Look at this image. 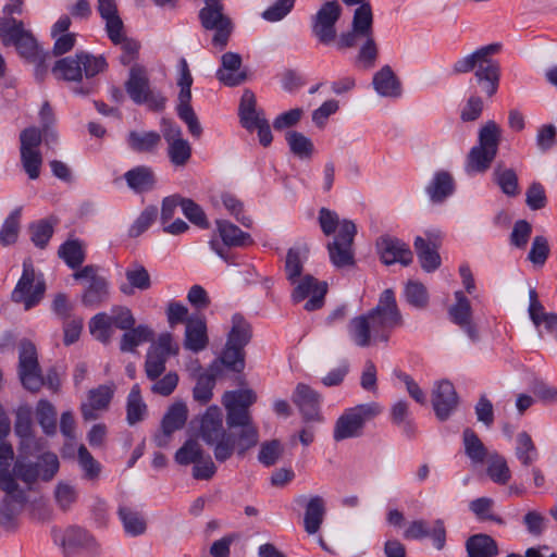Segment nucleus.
I'll list each match as a JSON object with an SVG mask.
<instances>
[{
	"mask_svg": "<svg viewBox=\"0 0 557 557\" xmlns=\"http://www.w3.org/2000/svg\"><path fill=\"white\" fill-rule=\"evenodd\" d=\"M456 304L449 310L451 321L460 326L471 339L478 338L476 329L472 323V309L470 301L461 290L455 292Z\"/></svg>",
	"mask_w": 557,
	"mask_h": 557,
	"instance_id": "obj_28",
	"label": "nucleus"
},
{
	"mask_svg": "<svg viewBox=\"0 0 557 557\" xmlns=\"http://www.w3.org/2000/svg\"><path fill=\"white\" fill-rule=\"evenodd\" d=\"M467 557H496L499 553L497 542L488 534L478 533L469 536L465 543Z\"/></svg>",
	"mask_w": 557,
	"mask_h": 557,
	"instance_id": "obj_36",
	"label": "nucleus"
},
{
	"mask_svg": "<svg viewBox=\"0 0 557 557\" xmlns=\"http://www.w3.org/2000/svg\"><path fill=\"white\" fill-rule=\"evenodd\" d=\"M494 181L505 195L513 197L519 194L518 177L512 169H503L498 164L494 170Z\"/></svg>",
	"mask_w": 557,
	"mask_h": 557,
	"instance_id": "obj_54",
	"label": "nucleus"
},
{
	"mask_svg": "<svg viewBox=\"0 0 557 557\" xmlns=\"http://www.w3.org/2000/svg\"><path fill=\"white\" fill-rule=\"evenodd\" d=\"M292 399L306 422H321L323 420L320 412L321 397L309 385L304 383L297 384Z\"/></svg>",
	"mask_w": 557,
	"mask_h": 557,
	"instance_id": "obj_22",
	"label": "nucleus"
},
{
	"mask_svg": "<svg viewBox=\"0 0 557 557\" xmlns=\"http://www.w3.org/2000/svg\"><path fill=\"white\" fill-rule=\"evenodd\" d=\"M163 125L162 135L168 144V157L171 163L176 168L186 165L191 157L189 143L183 138L178 125L171 122H164Z\"/></svg>",
	"mask_w": 557,
	"mask_h": 557,
	"instance_id": "obj_19",
	"label": "nucleus"
},
{
	"mask_svg": "<svg viewBox=\"0 0 557 557\" xmlns=\"http://www.w3.org/2000/svg\"><path fill=\"white\" fill-rule=\"evenodd\" d=\"M177 349L172 347V336L169 333L161 334L153 343L146 356L145 373L151 381L159 379L165 371V363L171 355H175Z\"/></svg>",
	"mask_w": 557,
	"mask_h": 557,
	"instance_id": "obj_17",
	"label": "nucleus"
},
{
	"mask_svg": "<svg viewBox=\"0 0 557 557\" xmlns=\"http://www.w3.org/2000/svg\"><path fill=\"white\" fill-rule=\"evenodd\" d=\"M515 455L522 466L529 467L539 458V450L527 432H520L516 437Z\"/></svg>",
	"mask_w": 557,
	"mask_h": 557,
	"instance_id": "obj_44",
	"label": "nucleus"
},
{
	"mask_svg": "<svg viewBox=\"0 0 557 557\" xmlns=\"http://www.w3.org/2000/svg\"><path fill=\"white\" fill-rule=\"evenodd\" d=\"M356 234V224L350 220H343L337 235L327 244L330 259L335 267L343 268L354 263L351 246Z\"/></svg>",
	"mask_w": 557,
	"mask_h": 557,
	"instance_id": "obj_16",
	"label": "nucleus"
},
{
	"mask_svg": "<svg viewBox=\"0 0 557 557\" xmlns=\"http://www.w3.org/2000/svg\"><path fill=\"white\" fill-rule=\"evenodd\" d=\"M326 293V282H320L312 275H305L294 288L292 299L297 304L309 297L304 308L307 311H314L323 307Z\"/></svg>",
	"mask_w": 557,
	"mask_h": 557,
	"instance_id": "obj_18",
	"label": "nucleus"
},
{
	"mask_svg": "<svg viewBox=\"0 0 557 557\" xmlns=\"http://www.w3.org/2000/svg\"><path fill=\"white\" fill-rule=\"evenodd\" d=\"M77 490L67 482H59L54 488V499L61 510L67 511L77 500Z\"/></svg>",
	"mask_w": 557,
	"mask_h": 557,
	"instance_id": "obj_63",
	"label": "nucleus"
},
{
	"mask_svg": "<svg viewBox=\"0 0 557 557\" xmlns=\"http://www.w3.org/2000/svg\"><path fill=\"white\" fill-rule=\"evenodd\" d=\"M191 85H193V76L190 74L187 61L184 58H182V59H180V62H178V77H177V86L180 87L178 103L180 102H190Z\"/></svg>",
	"mask_w": 557,
	"mask_h": 557,
	"instance_id": "obj_62",
	"label": "nucleus"
},
{
	"mask_svg": "<svg viewBox=\"0 0 557 557\" xmlns=\"http://www.w3.org/2000/svg\"><path fill=\"white\" fill-rule=\"evenodd\" d=\"M242 57L236 52H225L221 57V67L216 71V78L227 87H235L244 84L247 78V71L242 70Z\"/></svg>",
	"mask_w": 557,
	"mask_h": 557,
	"instance_id": "obj_26",
	"label": "nucleus"
},
{
	"mask_svg": "<svg viewBox=\"0 0 557 557\" xmlns=\"http://www.w3.org/2000/svg\"><path fill=\"white\" fill-rule=\"evenodd\" d=\"M494 500L488 497H480L472 500L469 505L470 510L480 520L494 521L497 524H504L505 521L502 517L492 513Z\"/></svg>",
	"mask_w": 557,
	"mask_h": 557,
	"instance_id": "obj_60",
	"label": "nucleus"
},
{
	"mask_svg": "<svg viewBox=\"0 0 557 557\" xmlns=\"http://www.w3.org/2000/svg\"><path fill=\"white\" fill-rule=\"evenodd\" d=\"M124 180L129 189L135 194L150 191L157 184L153 170L147 165L135 166L124 173Z\"/></svg>",
	"mask_w": 557,
	"mask_h": 557,
	"instance_id": "obj_32",
	"label": "nucleus"
},
{
	"mask_svg": "<svg viewBox=\"0 0 557 557\" xmlns=\"http://www.w3.org/2000/svg\"><path fill=\"white\" fill-rule=\"evenodd\" d=\"M425 238L418 236L414 239V249L422 269L426 272L436 270L441 264L437 249L441 245V236L435 233H425Z\"/></svg>",
	"mask_w": 557,
	"mask_h": 557,
	"instance_id": "obj_25",
	"label": "nucleus"
},
{
	"mask_svg": "<svg viewBox=\"0 0 557 557\" xmlns=\"http://www.w3.org/2000/svg\"><path fill=\"white\" fill-rule=\"evenodd\" d=\"M153 331L147 325H138L137 327H132L125 331L123 334L120 349L123 352H132L140 344L151 342L153 339Z\"/></svg>",
	"mask_w": 557,
	"mask_h": 557,
	"instance_id": "obj_43",
	"label": "nucleus"
},
{
	"mask_svg": "<svg viewBox=\"0 0 557 557\" xmlns=\"http://www.w3.org/2000/svg\"><path fill=\"white\" fill-rule=\"evenodd\" d=\"M166 318L171 327L185 323V347L195 352L206 348L207 320L203 313H188V308L178 301H170L166 307Z\"/></svg>",
	"mask_w": 557,
	"mask_h": 557,
	"instance_id": "obj_7",
	"label": "nucleus"
},
{
	"mask_svg": "<svg viewBox=\"0 0 557 557\" xmlns=\"http://www.w3.org/2000/svg\"><path fill=\"white\" fill-rule=\"evenodd\" d=\"M161 136L154 131L136 132L132 131L127 135L128 147L136 152H151L160 144Z\"/></svg>",
	"mask_w": 557,
	"mask_h": 557,
	"instance_id": "obj_41",
	"label": "nucleus"
},
{
	"mask_svg": "<svg viewBox=\"0 0 557 557\" xmlns=\"http://www.w3.org/2000/svg\"><path fill=\"white\" fill-rule=\"evenodd\" d=\"M325 512V503L321 496L315 495L308 500L304 518V527L307 533L314 534L319 531Z\"/></svg>",
	"mask_w": 557,
	"mask_h": 557,
	"instance_id": "obj_37",
	"label": "nucleus"
},
{
	"mask_svg": "<svg viewBox=\"0 0 557 557\" xmlns=\"http://www.w3.org/2000/svg\"><path fill=\"white\" fill-rule=\"evenodd\" d=\"M77 459L84 473L83 478L88 481H96L100 475L101 465L91 456L84 445L78 447Z\"/></svg>",
	"mask_w": 557,
	"mask_h": 557,
	"instance_id": "obj_58",
	"label": "nucleus"
},
{
	"mask_svg": "<svg viewBox=\"0 0 557 557\" xmlns=\"http://www.w3.org/2000/svg\"><path fill=\"white\" fill-rule=\"evenodd\" d=\"M361 42L356 64L363 70L374 67L379 48L373 36V13L370 3H361L354 13L351 29L342 33L336 42L337 49L354 48Z\"/></svg>",
	"mask_w": 557,
	"mask_h": 557,
	"instance_id": "obj_5",
	"label": "nucleus"
},
{
	"mask_svg": "<svg viewBox=\"0 0 557 557\" xmlns=\"http://www.w3.org/2000/svg\"><path fill=\"white\" fill-rule=\"evenodd\" d=\"M252 339V326L240 313L231 318L226 341L211 361V388L218 381L242 374L246 368V347Z\"/></svg>",
	"mask_w": 557,
	"mask_h": 557,
	"instance_id": "obj_3",
	"label": "nucleus"
},
{
	"mask_svg": "<svg viewBox=\"0 0 557 557\" xmlns=\"http://www.w3.org/2000/svg\"><path fill=\"white\" fill-rule=\"evenodd\" d=\"M381 412L382 408L375 401L360 404L346 409L335 422L333 430L334 441L341 442L361 436L366 423L374 419Z\"/></svg>",
	"mask_w": 557,
	"mask_h": 557,
	"instance_id": "obj_9",
	"label": "nucleus"
},
{
	"mask_svg": "<svg viewBox=\"0 0 557 557\" xmlns=\"http://www.w3.org/2000/svg\"><path fill=\"white\" fill-rule=\"evenodd\" d=\"M46 293V283L41 273H37L30 259L23 262V273L12 292L14 302L23 304L25 310L37 306Z\"/></svg>",
	"mask_w": 557,
	"mask_h": 557,
	"instance_id": "obj_11",
	"label": "nucleus"
},
{
	"mask_svg": "<svg viewBox=\"0 0 557 557\" xmlns=\"http://www.w3.org/2000/svg\"><path fill=\"white\" fill-rule=\"evenodd\" d=\"M283 451V445L278 440L265 441L260 446L258 461L265 467H271L280 460Z\"/></svg>",
	"mask_w": 557,
	"mask_h": 557,
	"instance_id": "obj_59",
	"label": "nucleus"
},
{
	"mask_svg": "<svg viewBox=\"0 0 557 557\" xmlns=\"http://www.w3.org/2000/svg\"><path fill=\"white\" fill-rule=\"evenodd\" d=\"M58 253L71 269L79 268L85 260L83 245L77 239L66 240L60 246Z\"/></svg>",
	"mask_w": 557,
	"mask_h": 557,
	"instance_id": "obj_52",
	"label": "nucleus"
},
{
	"mask_svg": "<svg viewBox=\"0 0 557 557\" xmlns=\"http://www.w3.org/2000/svg\"><path fill=\"white\" fill-rule=\"evenodd\" d=\"M401 324L403 317L397 308L394 292L385 289L373 309L350 320L348 335L356 346L363 348L376 342L386 343L391 331Z\"/></svg>",
	"mask_w": 557,
	"mask_h": 557,
	"instance_id": "obj_2",
	"label": "nucleus"
},
{
	"mask_svg": "<svg viewBox=\"0 0 557 557\" xmlns=\"http://www.w3.org/2000/svg\"><path fill=\"white\" fill-rule=\"evenodd\" d=\"M486 472L493 482L500 485L506 484L511 478V472L505 457L498 453L490 455Z\"/></svg>",
	"mask_w": 557,
	"mask_h": 557,
	"instance_id": "obj_50",
	"label": "nucleus"
},
{
	"mask_svg": "<svg viewBox=\"0 0 557 557\" xmlns=\"http://www.w3.org/2000/svg\"><path fill=\"white\" fill-rule=\"evenodd\" d=\"M147 413V405L141 398L138 384L133 385L126 404V420L129 425H134L144 420Z\"/></svg>",
	"mask_w": 557,
	"mask_h": 557,
	"instance_id": "obj_45",
	"label": "nucleus"
},
{
	"mask_svg": "<svg viewBox=\"0 0 557 557\" xmlns=\"http://www.w3.org/2000/svg\"><path fill=\"white\" fill-rule=\"evenodd\" d=\"M221 200L224 208L245 227H251L252 220L244 214V203L233 194L223 193Z\"/></svg>",
	"mask_w": 557,
	"mask_h": 557,
	"instance_id": "obj_61",
	"label": "nucleus"
},
{
	"mask_svg": "<svg viewBox=\"0 0 557 557\" xmlns=\"http://www.w3.org/2000/svg\"><path fill=\"white\" fill-rule=\"evenodd\" d=\"M500 47V44H490L459 58L451 66V74L460 75L474 71V77L482 91L487 97H493L499 86L500 65L492 55L499 52Z\"/></svg>",
	"mask_w": 557,
	"mask_h": 557,
	"instance_id": "obj_6",
	"label": "nucleus"
},
{
	"mask_svg": "<svg viewBox=\"0 0 557 557\" xmlns=\"http://www.w3.org/2000/svg\"><path fill=\"white\" fill-rule=\"evenodd\" d=\"M90 334L99 342L107 344L112 336L111 317L106 313H97L89 322Z\"/></svg>",
	"mask_w": 557,
	"mask_h": 557,
	"instance_id": "obj_56",
	"label": "nucleus"
},
{
	"mask_svg": "<svg viewBox=\"0 0 557 557\" xmlns=\"http://www.w3.org/2000/svg\"><path fill=\"white\" fill-rule=\"evenodd\" d=\"M25 32L22 21L10 15L0 18V38L4 46H13Z\"/></svg>",
	"mask_w": 557,
	"mask_h": 557,
	"instance_id": "obj_51",
	"label": "nucleus"
},
{
	"mask_svg": "<svg viewBox=\"0 0 557 557\" xmlns=\"http://www.w3.org/2000/svg\"><path fill=\"white\" fill-rule=\"evenodd\" d=\"M21 209H15L4 220L0 230V245L9 246L16 242L20 232Z\"/></svg>",
	"mask_w": 557,
	"mask_h": 557,
	"instance_id": "obj_57",
	"label": "nucleus"
},
{
	"mask_svg": "<svg viewBox=\"0 0 557 557\" xmlns=\"http://www.w3.org/2000/svg\"><path fill=\"white\" fill-rule=\"evenodd\" d=\"M478 145L468 153L466 171L469 174L486 172L494 161L502 137V129L495 121H487L479 129Z\"/></svg>",
	"mask_w": 557,
	"mask_h": 557,
	"instance_id": "obj_8",
	"label": "nucleus"
},
{
	"mask_svg": "<svg viewBox=\"0 0 557 557\" xmlns=\"http://www.w3.org/2000/svg\"><path fill=\"white\" fill-rule=\"evenodd\" d=\"M115 386L113 383L109 385H99L97 388L90 389L88 393V401L82 405V414L85 420H94L97 418L96 410H104L108 408L114 395Z\"/></svg>",
	"mask_w": 557,
	"mask_h": 557,
	"instance_id": "obj_30",
	"label": "nucleus"
},
{
	"mask_svg": "<svg viewBox=\"0 0 557 557\" xmlns=\"http://www.w3.org/2000/svg\"><path fill=\"white\" fill-rule=\"evenodd\" d=\"M454 188L453 176L446 171H440L426 186V194L432 202L438 203L450 196L454 193Z\"/></svg>",
	"mask_w": 557,
	"mask_h": 557,
	"instance_id": "obj_38",
	"label": "nucleus"
},
{
	"mask_svg": "<svg viewBox=\"0 0 557 557\" xmlns=\"http://www.w3.org/2000/svg\"><path fill=\"white\" fill-rule=\"evenodd\" d=\"M188 418V408L185 403L172 404L161 420V431L157 433L153 441L158 447H165L171 441L175 431L184 428Z\"/></svg>",
	"mask_w": 557,
	"mask_h": 557,
	"instance_id": "obj_20",
	"label": "nucleus"
},
{
	"mask_svg": "<svg viewBox=\"0 0 557 557\" xmlns=\"http://www.w3.org/2000/svg\"><path fill=\"white\" fill-rule=\"evenodd\" d=\"M126 91L131 99L138 104L144 103L147 94L150 91L149 78L146 70L140 65L131 67L129 77L125 84Z\"/></svg>",
	"mask_w": 557,
	"mask_h": 557,
	"instance_id": "obj_35",
	"label": "nucleus"
},
{
	"mask_svg": "<svg viewBox=\"0 0 557 557\" xmlns=\"http://www.w3.org/2000/svg\"><path fill=\"white\" fill-rule=\"evenodd\" d=\"M40 366L35 345L28 339H22L18 344L17 373L23 387L32 393H37L42 383L39 379Z\"/></svg>",
	"mask_w": 557,
	"mask_h": 557,
	"instance_id": "obj_15",
	"label": "nucleus"
},
{
	"mask_svg": "<svg viewBox=\"0 0 557 557\" xmlns=\"http://www.w3.org/2000/svg\"><path fill=\"white\" fill-rule=\"evenodd\" d=\"M187 440L175 453V461L178 465L187 466L201 461L203 450L199 440L209 444V408L201 416L193 418L187 426Z\"/></svg>",
	"mask_w": 557,
	"mask_h": 557,
	"instance_id": "obj_10",
	"label": "nucleus"
},
{
	"mask_svg": "<svg viewBox=\"0 0 557 557\" xmlns=\"http://www.w3.org/2000/svg\"><path fill=\"white\" fill-rule=\"evenodd\" d=\"M372 85L382 97L398 98L401 95V83L389 65H384L373 75Z\"/></svg>",
	"mask_w": 557,
	"mask_h": 557,
	"instance_id": "obj_33",
	"label": "nucleus"
},
{
	"mask_svg": "<svg viewBox=\"0 0 557 557\" xmlns=\"http://www.w3.org/2000/svg\"><path fill=\"white\" fill-rule=\"evenodd\" d=\"M306 259V249L292 247L288 249L285 260V272L287 278L295 283L301 275L304 260Z\"/></svg>",
	"mask_w": 557,
	"mask_h": 557,
	"instance_id": "obj_55",
	"label": "nucleus"
},
{
	"mask_svg": "<svg viewBox=\"0 0 557 557\" xmlns=\"http://www.w3.org/2000/svg\"><path fill=\"white\" fill-rule=\"evenodd\" d=\"M256 401L257 394L251 388L226 391L222 396L226 429L222 428L221 409L211 406V447L218 462H225L234 454L243 458L257 446L259 430L250 412Z\"/></svg>",
	"mask_w": 557,
	"mask_h": 557,
	"instance_id": "obj_1",
	"label": "nucleus"
},
{
	"mask_svg": "<svg viewBox=\"0 0 557 557\" xmlns=\"http://www.w3.org/2000/svg\"><path fill=\"white\" fill-rule=\"evenodd\" d=\"M15 434L21 440V446L24 449H39L38 441L34 436L33 420L30 412L18 411L14 424Z\"/></svg>",
	"mask_w": 557,
	"mask_h": 557,
	"instance_id": "obj_39",
	"label": "nucleus"
},
{
	"mask_svg": "<svg viewBox=\"0 0 557 557\" xmlns=\"http://www.w3.org/2000/svg\"><path fill=\"white\" fill-rule=\"evenodd\" d=\"M21 163L29 180H37L40 175L42 156L40 151H20Z\"/></svg>",
	"mask_w": 557,
	"mask_h": 557,
	"instance_id": "obj_64",
	"label": "nucleus"
},
{
	"mask_svg": "<svg viewBox=\"0 0 557 557\" xmlns=\"http://www.w3.org/2000/svg\"><path fill=\"white\" fill-rule=\"evenodd\" d=\"M188 370L193 379L197 381L193 391L194 400L199 405H207L209 403V372L203 370L197 360L190 362Z\"/></svg>",
	"mask_w": 557,
	"mask_h": 557,
	"instance_id": "obj_40",
	"label": "nucleus"
},
{
	"mask_svg": "<svg viewBox=\"0 0 557 557\" xmlns=\"http://www.w3.org/2000/svg\"><path fill=\"white\" fill-rule=\"evenodd\" d=\"M288 147L299 159H310L314 152V146L311 139L302 133L290 131L285 135Z\"/></svg>",
	"mask_w": 557,
	"mask_h": 557,
	"instance_id": "obj_47",
	"label": "nucleus"
},
{
	"mask_svg": "<svg viewBox=\"0 0 557 557\" xmlns=\"http://www.w3.org/2000/svg\"><path fill=\"white\" fill-rule=\"evenodd\" d=\"M238 115L242 126L249 132L255 131L256 123L265 119L263 111L257 110V99L250 89H245L242 95Z\"/></svg>",
	"mask_w": 557,
	"mask_h": 557,
	"instance_id": "obj_34",
	"label": "nucleus"
},
{
	"mask_svg": "<svg viewBox=\"0 0 557 557\" xmlns=\"http://www.w3.org/2000/svg\"><path fill=\"white\" fill-rule=\"evenodd\" d=\"M117 513L127 534L138 536L145 533L146 521L138 511L127 506H120Z\"/></svg>",
	"mask_w": 557,
	"mask_h": 557,
	"instance_id": "obj_46",
	"label": "nucleus"
},
{
	"mask_svg": "<svg viewBox=\"0 0 557 557\" xmlns=\"http://www.w3.org/2000/svg\"><path fill=\"white\" fill-rule=\"evenodd\" d=\"M458 401L459 398L453 383L443 380L435 384L432 392V405L436 417L441 421H445L449 418L451 412L457 408Z\"/></svg>",
	"mask_w": 557,
	"mask_h": 557,
	"instance_id": "obj_24",
	"label": "nucleus"
},
{
	"mask_svg": "<svg viewBox=\"0 0 557 557\" xmlns=\"http://www.w3.org/2000/svg\"><path fill=\"white\" fill-rule=\"evenodd\" d=\"M60 468L59 458L53 453H44L37 462H25L17 459L13 467L15 478L27 484L35 483L38 479L50 481L58 473Z\"/></svg>",
	"mask_w": 557,
	"mask_h": 557,
	"instance_id": "obj_12",
	"label": "nucleus"
},
{
	"mask_svg": "<svg viewBox=\"0 0 557 557\" xmlns=\"http://www.w3.org/2000/svg\"><path fill=\"white\" fill-rule=\"evenodd\" d=\"M13 46L22 58L37 63L35 75L37 79L42 81L47 74L48 67L45 62L49 54H41V51L33 34L29 30H26Z\"/></svg>",
	"mask_w": 557,
	"mask_h": 557,
	"instance_id": "obj_27",
	"label": "nucleus"
},
{
	"mask_svg": "<svg viewBox=\"0 0 557 557\" xmlns=\"http://www.w3.org/2000/svg\"><path fill=\"white\" fill-rule=\"evenodd\" d=\"M62 545L70 548H92L95 546L94 537L84 529L71 527L65 530Z\"/></svg>",
	"mask_w": 557,
	"mask_h": 557,
	"instance_id": "obj_49",
	"label": "nucleus"
},
{
	"mask_svg": "<svg viewBox=\"0 0 557 557\" xmlns=\"http://www.w3.org/2000/svg\"><path fill=\"white\" fill-rule=\"evenodd\" d=\"M342 7L336 0L325 1L311 17L312 35L322 45H330L336 39V23L342 16Z\"/></svg>",
	"mask_w": 557,
	"mask_h": 557,
	"instance_id": "obj_13",
	"label": "nucleus"
},
{
	"mask_svg": "<svg viewBox=\"0 0 557 557\" xmlns=\"http://www.w3.org/2000/svg\"><path fill=\"white\" fill-rule=\"evenodd\" d=\"M463 445L465 453L472 462H484L487 457V450L476 433L469 428L463 431Z\"/></svg>",
	"mask_w": 557,
	"mask_h": 557,
	"instance_id": "obj_48",
	"label": "nucleus"
},
{
	"mask_svg": "<svg viewBox=\"0 0 557 557\" xmlns=\"http://www.w3.org/2000/svg\"><path fill=\"white\" fill-rule=\"evenodd\" d=\"M36 417L46 434L52 435L55 433L57 411L50 401L46 399H40L38 401L36 407Z\"/></svg>",
	"mask_w": 557,
	"mask_h": 557,
	"instance_id": "obj_53",
	"label": "nucleus"
},
{
	"mask_svg": "<svg viewBox=\"0 0 557 557\" xmlns=\"http://www.w3.org/2000/svg\"><path fill=\"white\" fill-rule=\"evenodd\" d=\"M216 232L222 243L228 248H243L253 244V239L249 233L242 231L234 223L216 219Z\"/></svg>",
	"mask_w": 557,
	"mask_h": 557,
	"instance_id": "obj_31",
	"label": "nucleus"
},
{
	"mask_svg": "<svg viewBox=\"0 0 557 557\" xmlns=\"http://www.w3.org/2000/svg\"><path fill=\"white\" fill-rule=\"evenodd\" d=\"M211 46L222 51L228 45L234 23L223 13L222 0H211Z\"/></svg>",
	"mask_w": 557,
	"mask_h": 557,
	"instance_id": "obj_21",
	"label": "nucleus"
},
{
	"mask_svg": "<svg viewBox=\"0 0 557 557\" xmlns=\"http://www.w3.org/2000/svg\"><path fill=\"white\" fill-rule=\"evenodd\" d=\"M98 267L88 264L73 274L74 280L85 282L82 302L86 307L96 308L109 297L108 281L98 274Z\"/></svg>",
	"mask_w": 557,
	"mask_h": 557,
	"instance_id": "obj_14",
	"label": "nucleus"
},
{
	"mask_svg": "<svg viewBox=\"0 0 557 557\" xmlns=\"http://www.w3.org/2000/svg\"><path fill=\"white\" fill-rule=\"evenodd\" d=\"M4 493L5 496L0 503V524L9 527L13 523L16 516L23 510L27 502V497L25 492L18 487L15 480L14 488Z\"/></svg>",
	"mask_w": 557,
	"mask_h": 557,
	"instance_id": "obj_29",
	"label": "nucleus"
},
{
	"mask_svg": "<svg viewBox=\"0 0 557 557\" xmlns=\"http://www.w3.org/2000/svg\"><path fill=\"white\" fill-rule=\"evenodd\" d=\"M376 248L382 262L387 265L396 262L408 265L412 262V252L409 246L397 237L381 236L376 242Z\"/></svg>",
	"mask_w": 557,
	"mask_h": 557,
	"instance_id": "obj_23",
	"label": "nucleus"
},
{
	"mask_svg": "<svg viewBox=\"0 0 557 557\" xmlns=\"http://www.w3.org/2000/svg\"><path fill=\"white\" fill-rule=\"evenodd\" d=\"M107 69L108 63L103 55L79 51L73 57L58 60L51 72L57 79L72 83L71 90L73 94L88 96L97 89L95 77Z\"/></svg>",
	"mask_w": 557,
	"mask_h": 557,
	"instance_id": "obj_4",
	"label": "nucleus"
},
{
	"mask_svg": "<svg viewBox=\"0 0 557 557\" xmlns=\"http://www.w3.org/2000/svg\"><path fill=\"white\" fill-rule=\"evenodd\" d=\"M125 276L128 284H123L120 287L121 292L125 295H132L134 288L147 290L151 286L150 275L143 265L137 264L132 269H127Z\"/></svg>",
	"mask_w": 557,
	"mask_h": 557,
	"instance_id": "obj_42",
	"label": "nucleus"
}]
</instances>
